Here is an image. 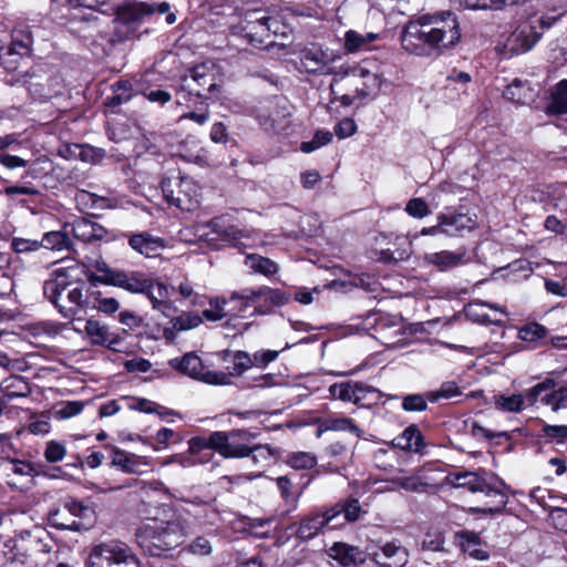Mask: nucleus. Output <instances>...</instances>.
Masks as SVG:
<instances>
[{"mask_svg":"<svg viewBox=\"0 0 567 567\" xmlns=\"http://www.w3.org/2000/svg\"><path fill=\"white\" fill-rule=\"evenodd\" d=\"M460 40V23L451 11L422 14L410 21L401 34L403 49L419 56H437Z\"/></svg>","mask_w":567,"mask_h":567,"instance_id":"obj_1","label":"nucleus"},{"mask_svg":"<svg viewBox=\"0 0 567 567\" xmlns=\"http://www.w3.org/2000/svg\"><path fill=\"white\" fill-rule=\"evenodd\" d=\"M189 534L187 519L168 506L144 508V550L163 556L185 542Z\"/></svg>","mask_w":567,"mask_h":567,"instance_id":"obj_2","label":"nucleus"},{"mask_svg":"<svg viewBox=\"0 0 567 567\" xmlns=\"http://www.w3.org/2000/svg\"><path fill=\"white\" fill-rule=\"evenodd\" d=\"M144 295L147 296L153 307V315L145 323L144 334L152 339L164 338L167 341L174 340V331L168 327L171 317L176 309L169 300L168 287L159 281L144 279Z\"/></svg>","mask_w":567,"mask_h":567,"instance_id":"obj_3","label":"nucleus"},{"mask_svg":"<svg viewBox=\"0 0 567 567\" xmlns=\"http://www.w3.org/2000/svg\"><path fill=\"white\" fill-rule=\"evenodd\" d=\"M445 484L455 488H467L472 493H483L485 496H493L496 502L488 508H475L481 513H499L507 504V496L494 483L488 482L484 476L475 472H455L445 477Z\"/></svg>","mask_w":567,"mask_h":567,"instance_id":"obj_4","label":"nucleus"},{"mask_svg":"<svg viewBox=\"0 0 567 567\" xmlns=\"http://www.w3.org/2000/svg\"><path fill=\"white\" fill-rule=\"evenodd\" d=\"M87 567H140V561L126 544L111 542L93 547Z\"/></svg>","mask_w":567,"mask_h":567,"instance_id":"obj_5","label":"nucleus"},{"mask_svg":"<svg viewBox=\"0 0 567 567\" xmlns=\"http://www.w3.org/2000/svg\"><path fill=\"white\" fill-rule=\"evenodd\" d=\"M256 435L247 430L216 431L210 434L212 450L225 458H243L249 456V444Z\"/></svg>","mask_w":567,"mask_h":567,"instance_id":"obj_6","label":"nucleus"},{"mask_svg":"<svg viewBox=\"0 0 567 567\" xmlns=\"http://www.w3.org/2000/svg\"><path fill=\"white\" fill-rule=\"evenodd\" d=\"M556 19V17H530L522 21L508 37L506 45L515 54L529 51L542 37V33L537 30L538 27H542V29L550 28Z\"/></svg>","mask_w":567,"mask_h":567,"instance_id":"obj_7","label":"nucleus"},{"mask_svg":"<svg viewBox=\"0 0 567 567\" xmlns=\"http://www.w3.org/2000/svg\"><path fill=\"white\" fill-rule=\"evenodd\" d=\"M207 228L210 230L200 235L206 236L207 241L220 239L238 248L256 247L264 243L256 230H244L234 225L225 226L219 218L213 219Z\"/></svg>","mask_w":567,"mask_h":567,"instance_id":"obj_8","label":"nucleus"},{"mask_svg":"<svg viewBox=\"0 0 567 567\" xmlns=\"http://www.w3.org/2000/svg\"><path fill=\"white\" fill-rule=\"evenodd\" d=\"M230 300L243 301L239 311L249 306H254L257 312L267 313L274 307L286 303L287 298L280 290L264 286L258 289H246L243 292H233Z\"/></svg>","mask_w":567,"mask_h":567,"instance_id":"obj_9","label":"nucleus"},{"mask_svg":"<svg viewBox=\"0 0 567 567\" xmlns=\"http://www.w3.org/2000/svg\"><path fill=\"white\" fill-rule=\"evenodd\" d=\"M216 86L215 70L206 63L194 66L181 78V91L189 95L203 97Z\"/></svg>","mask_w":567,"mask_h":567,"instance_id":"obj_10","label":"nucleus"},{"mask_svg":"<svg viewBox=\"0 0 567 567\" xmlns=\"http://www.w3.org/2000/svg\"><path fill=\"white\" fill-rule=\"evenodd\" d=\"M169 363L182 373L206 383L224 384L227 382L228 377L225 373L207 370L200 358L194 353H186L182 359H172Z\"/></svg>","mask_w":567,"mask_h":567,"instance_id":"obj_11","label":"nucleus"},{"mask_svg":"<svg viewBox=\"0 0 567 567\" xmlns=\"http://www.w3.org/2000/svg\"><path fill=\"white\" fill-rule=\"evenodd\" d=\"M368 556L378 567H404L409 563L410 551L401 542L393 539L377 549L368 547Z\"/></svg>","mask_w":567,"mask_h":567,"instance_id":"obj_12","label":"nucleus"},{"mask_svg":"<svg viewBox=\"0 0 567 567\" xmlns=\"http://www.w3.org/2000/svg\"><path fill=\"white\" fill-rule=\"evenodd\" d=\"M161 186L163 196L168 204L183 210H192L198 205L195 195L188 193L193 188L190 181L181 179L177 182L168 178L163 179Z\"/></svg>","mask_w":567,"mask_h":567,"instance_id":"obj_13","label":"nucleus"},{"mask_svg":"<svg viewBox=\"0 0 567 567\" xmlns=\"http://www.w3.org/2000/svg\"><path fill=\"white\" fill-rule=\"evenodd\" d=\"M276 22L270 17L262 14L255 19L246 20V24L243 27V37L255 48L267 49L274 43L271 34L272 23Z\"/></svg>","mask_w":567,"mask_h":567,"instance_id":"obj_14","label":"nucleus"},{"mask_svg":"<svg viewBox=\"0 0 567 567\" xmlns=\"http://www.w3.org/2000/svg\"><path fill=\"white\" fill-rule=\"evenodd\" d=\"M112 13L115 14V21L126 37L138 38L137 31L142 25V2L124 0L123 3L114 7Z\"/></svg>","mask_w":567,"mask_h":567,"instance_id":"obj_15","label":"nucleus"},{"mask_svg":"<svg viewBox=\"0 0 567 567\" xmlns=\"http://www.w3.org/2000/svg\"><path fill=\"white\" fill-rule=\"evenodd\" d=\"M69 228L73 237L84 244L106 240L110 234L105 227L86 217H78L72 223H65L64 229Z\"/></svg>","mask_w":567,"mask_h":567,"instance_id":"obj_16","label":"nucleus"},{"mask_svg":"<svg viewBox=\"0 0 567 567\" xmlns=\"http://www.w3.org/2000/svg\"><path fill=\"white\" fill-rule=\"evenodd\" d=\"M299 60L307 72L337 74L334 68H328V64L332 61L331 55L317 44H311L301 49L299 52Z\"/></svg>","mask_w":567,"mask_h":567,"instance_id":"obj_17","label":"nucleus"},{"mask_svg":"<svg viewBox=\"0 0 567 567\" xmlns=\"http://www.w3.org/2000/svg\"><path fill=\"white\" fill-rule=\"evenodd\" d=\"M437 220L443 223V234L455 237L463 236L465 231H472L477 227L476 216L470 214H439Z\"/></svg>","mask_w":567,"mask_h":567,"instance_id":"obj_18","label":"nucleus"},{"mask_svg":"<svg viewBox=\"0 0 567 567\" xmlns=\"http://www.w3.org/2000/svg\"><path fill=\"white\" fill-rule=\"evenodd\" d=\"M72 284L69 281V269L59 268L52 272V278L43 285L44 296L59 308V299L61 295L69 289Z\"/></svg>","mask_w":567,"mask_h":567,"instance_id":"obj_19","label":"nucleus"},{"mask_svg":"<svg viewBox=\"0 0 567 567\" xmlns=\"http://www.w3.org/2000/svg\"><path fill=\"white\" fill-rule=\"evenodd\" d=\"M424 260L445 271L467 262L468 258L465 249L458 251L442 250L437 252L426 254Z\"/></svg>","mask_w":567,"mask_h":567,"instance_id":"obj_20","label":"nucleus"},{"mask_svg":"<svg viewBox=\"0 0 567 567\" xmlns=\"http://www.w3.org/2000/svg\"><path fill=\"white\" fill-rule=\"evenodd\" d=\"M348 432L355 437H362L363 431L353 422L352 419L342 415H329L319 422L317 436H321L323 432Z\"/></svg>","mask_w":567,"mask_h":567,"instance_id":"obj_21","label":"nucleus"},{"mask_svg":"<svg viewBox=\"0 0 567 567\" xmlns=\"http://www.w3.org/2000/svg\"><path fill=\"white\" fill-rule=\"evenodd\" d=\"M361 505L357 498H347L343 502L337 503L328 509V519L334 523L341 515L346 522H355L361 515Z\"/></svg>","mask_w":567,"mask_h":567,"instance_id":"obj_22","label":"nucleus"},{"mask_svg":"<svg viewBox=\"0 0 567 567\" xmlns=\"http://www.w3.org/2000/svg\"><path fill=\"white\" fill-rule=\"evenodd\" d=\"M332 519H328V509L323 514L309 516L300 522L297 535L301 539H311L326 526H329Z\"/></svg>","mask_w":567,"mask_h":567,"instance_id":"obj_23","label":"nucleus"},{"mask_svg":"<svg viewBox=\"0 0 567 567\" xmlns=\"http://www.w3.org/2000/svg\"><path fill=\"white\" fill-rule=\"evenodd\" d=\"M69 233L71 231L64 227L61 230L45 233L40 241L41 247L54 251H72L74 245Z\"/></svg>","mask_w":567,"mask_h":567,"instance_id":"obj_24","label":"nucleus"},{"mask_svg":"<svg viewBox=\"0 0 567 567\" xmlns=\"http://www.w3.org/2000/svg\"><path fill=\"white\" fill-rule=\"evenodd\" d=\"M393 445L409 452H420L423 447V436L416 425H410L393 439Z\"/></svg>","mask_w":567,"mask_h":567,"instance_id":"obj_25","label":"nucleus"},{"mask_svg":"<svg viewBox=\"0 0 567 567\" xmlns=\"http://www.w3.org/2000/svg\"><path fill=\"white\" fill-rule=\"evenodd\" d=\"M330 551V556L344 567L361 564L364 560L362 551L358 547L343 543H336Z\"/></svg>","mask_w":567,"mask_h":567,"instance_id":"obj_26","label":"nucleus"},{"mask_svg":"<svg viewBox=\"0 0 567 567\" xmlns=\"http://www.w3.org/2000/svg\"><path fill=\"white\" fill-rule=\"evenodd\" d=\"M380 38V33L365 32L360 33L355 30H349L344 34V48L349 52H357L368 48L372 42Z\"/></svg>","mask_w":567,"mask_h":567,"instance_id":"obj_27","label":"nucleus"},{"mask_svg":"<svg viewBox=\"0 0 567 567\" xmlns=\"http://www.w3.org/2000/svg\"><path fill=\"white\" fill-rule=\"evenodd\" d=\"M548 115H561L567 113V80L560 81L551 93L550 102L546 107Z\"/></svg>","mask_w":567,"mask_h":567,"instance_id":"obj_28","label":"nucleus"},{"mask_svg":"<svg viewBox=\"0 0 567 567\" xmlns=\"http://www.w3.org/2000/svg\"><path fill=\"white\" fill-rule=\"evenodd\" d=\"M245 265L251 272L266 277L272 276L278 271V265L275 261L257 254L247 255Z\"/></svg>","mask_w":567,"mask_h":567,"instance_id":"obj_29","label":"nucleus"},{"mask_svg":"<svg viewBox=\"0 0 567 567\" xmlns=\"http://www.w3.org/2000/svg\"><path fill=\"white\" fill-rule=\"evenodd\" d=\"M68 290V300L71 303L70 307L59 306V310L62 316L66 319L74 318L80 310L84 307V296H83V287L74 286L70 287Z\"/></svg>","mask_w":567,"mask_h":567,"instance_id":"obj_30","label":"nucleus"},{"mask_svg":"<svg viewBox=\"0 0 567 567\" xmlns=\"http://www.w3.org/2000/svg\"><path fill=\"white\" fill-rule=\"evenodd\" d=\"M230 357L233 361L231 375H240L251 365H255L252 357L246 351H236L234 353L229 350L223 351V361H228Z\"/></svg>","mask_w":567,"mask_h":567,"instance_id":"obj_31","label":"nucleus"},{"mask_svg":"<svg viewBox=\"0 0 567 567\" xmlns=\"http://www.w3.org/2000/svg\"><path fill=\"white\" fill-rule=\"evenodd\" d=\"M49 523L52 527L64 530H80L82 524L66 514L62 507H58L49 513Z\"/></svg>","mask_w":567,"mask_h":567,"instance_id":"obj_32","label":"nucleus"},{"mask_svg":"<svg viewBox=\"0 0 567 567\" xmlns=\"http://www.w3.org/2000/svg\"><path fill=\"white\" fill-rule=\"evenodd\" d=\"M107 285L121 287L130 292H142V280L134 274L116 270Z\"/></svg>","mask_w":567,"mask_h":567,"instance_id":"obj_33","label":"nucleus"},{"mask_svg":"<svg viewBox=\"0 0 567 567\" xmlns=\"http://www.w3.org/2000/svg\"><path fill=\"white\" fill-rule=\"evenodd\" d=\"M85 332L95 344H111L114 341L107 327L93 319L86 321Z\"/></svg>","mask_w":567,"mask_h":567,"instance_id":"obj_34","label":"nucleus"},{"mask_svg":"<svg viewBox=\"0 0 567 567\" xmlns=\"http://www.w3.org/2000/svg\"><path fill=\"white\" fill-rule=\"evenodd\" d=\"M4 396L9 400L27 396L30 392L29 384L20 375H11L2 383Z\"/></svg>","mask_w":567,"mask_h":567,"instance_id":"obj_35","label":"nucleus"},{"mask_svg":"<svg viewBox=\"0 0 567 567\" xmlns=\"http://www.w3.org/2000/svg\"><path fill=\"white\" fill-rule=\"evenodd\" d=\"M544 405L553 412L567 410V382L540 398Z\"/></svg>","mask_w":567,"mask_h":567,"instance_id":"obj_36","label":"nucleus"},{"mask_svg":"<svg viewBox=\"0 0 567 567\" xmlns=\"http://www.w3.org/2000/svg\"><path fill=\"white\" fill-rule=\"evenodd\" d=\"M504 96L513 102L525 104L532 99L529 86L519 79L512 81L504 91Z\"/></svg>","mask_w":567,"mask_h":567,"instance_id":"obj_37","label":"nucleus"},{"mask_svg":"<svg viewBox=\"0 0 567 567\" xmlns=\"http://www.w3.org/2000/svg\"><path fill=\"white\" fill-rule=\"evenodd\" d=\"M494 404L498 410L505 412H520L524 409V395L515 393L511 395L497 394L494 395Z\"/></svg>","mask_w":567,"mask_h":567,"instance_id":"obj_38","label":"nucleus"},{"mask_svg":"<svg viewBox=\"0 0 567 567\" xmlns=\"http://www.w3.org/2000/svg\"><path fill=\"white\" fill-rule=\"evenodd\" d=\"M462 394V391L455 381H445L439 389L426 392L430 402H439L441 400H451Z\"/></svg>","mask_w":567,"mask_h":567,"instance_id":"obj_39","label":"nucleus"},{"mask_svg":"<svg viewBox=\"0 0 567 567\" xmlns=\"http://www.w3.org/2000/svg\"><path fill=\"white\" fill-rule=\"evenodd\" d=\"M329 392H330L331 396L334 399L358 404L359 398L355 396L354 383H352V382H341V383L332 384L329 388Z\"/></svg>","mask_w":567,"mask_h":567,"instance_id":"obj_40","label":"nucleus"},{"mask_svg":"<svg viewBox=\"0 0 567 567\" xmlns=\"http://www.w3.org/2000/svg\"><path fill=\"white\" fill-rule=\"evenodd\" d=\"M76 200L83 205L90 206L93 209H106L112 207L111 200L109 198L86 190H80L76 194Z\"/></svg>","mask_w":567,"mask_h":567,"instance_id":"obj_41","label":"nucleus"},{"mask_svg":"<svg viewBox=\"0 0 567 567\" xmlns=\"http://www.w3.org/2000/svg\"><path fill=\"white\" fill-rule=\"evenodd\" d=\"M172 322L168 324L171 329L175 332L176 330H188L198 327L203 319L196 313H183L179 317L174 319V316L171 317Z\"/></svg>","mask_w":567,"mask_h":567,"instance_id":"obj_42","label":"nucleus"},{"mask_svg":"<svg viewBox=\"0 0 567 567\" xmlns=\"http://www.w3.org/2000/svg\"><path fill=\"white\" fill-rule=\"evenodd\" d=\"M542 437L546 443L564 444L567 441V425L545 424Z\"/></svg>","mask_w":567,"mask_h":567,"instance_id":"obj_43","label":"nucleus"},{"mask_svg":"<svg viewBox=\"0 0 567 567\" xmlns=\"http://www.w3.org/2000/svg\"><path fill=\"white\" fill-rule=\"evenodd\" d=\"M249 456L252 463L257 466H265L274 458V451L268 445H254L249 444Z\"/></svg>","mask_w":567,"mask_h":567,"instance_id":"obj_44","label":"nucleus"},{"mask_svg":"<svg viewBox=\"0 0 567 567\" xmlns=\"http://www.w3.org/2000/svg\"><path fill=\"white\" fill-rule=\"evenodd\" d=\"M154 14H166L165 20L167 24H173L176 21V16L171 12V4L166 1L161 3H145L144 2V18Z\"/></svg>","mask_w":567,"mask_h":567,"instance_id":"obj_45","label":"nucleus"},{"mask_svg":"<svg viewBox=\"0 0 567 567\" xmlns=\"http://www.w3.org/2000/svg\"><path fill=\"white\" fill-rule=\"evenodd\" d=\"M445 539L443 533L439 530H430L424 535L422 540V549L429 551H445Z\"/></svg>","mask_w":567,"mask_h":567,"instance_id":"obj_46","label":"nucleus"},{"mask_svg":"<svg viewBox=\"0 0 567 567\" xmlns=\"http://www.w3.org/2000/svg\"><path fill=\"white\" fill-rule=\"evenodd\" d=\"M144 257L156 258L159 257V250L166 247V241L161 237H155L144 233Z\"/></svg>","mask_w":567,"mask_h":567,"instance_id":"obj_47","label":"nucleus"},{"mask_svg":"<svg viewBox=\"0 0 567 567\" xmlns=\"http://www.w3.org/2000/svg\"><path fill=\"white\" fill-rule=\"evenodd\" d=\"M427 401L425 394H409L402 399V409L406 412H422L427 408Z\"/></svg>","mask_w":567,"mask_h":567,"instance_id":"obj_48","label":"nucleus"},{"mask_svg":"<svg viewBox=\"0 0 567 567\" xmlns=\"http://www.w3.org/2000/svg\"><path fill=\"white\" fill-rule=\"evenodd\" d=\"M288 464L296 470H309L317 464V458L311 453L297 452L289 456Z\"/></svg>","mask_w":567,"mask_h":567,"instance_id":"obj_49","label":"nucleus"},{"mask_svg":"<svg viewBox=\"0 0 567 567\" xmlns=\"http://www.w3.org/2000/svg\"><path fill=\"white\" fill-rule=\"evenodd\" d=\"M518 334L522 340L527 342H534L545 338L547 334V329L539 323L533 322L524 326L519 330Z\"/></svg>","mask_w":567,"mask_h":567,"instance_id":"obj_50","label":"nucleus"},{"mask_svg":"<svg viewBox=\"0 0 567 567\" xmlns=\"http://www.w3.org/2000/svg\"><path fill=\"white\" fill-rule=\"evenodd\" d=\"M72 7H85L89 9L97 10L104 14L112 13L115 6L107 0H68Z\"/></svg>","mask_w":567,"mask_h":567,"instance_id":"obj_51","label":"nucleus"},{"mask_svg":"<svg viewBox=\"0 0 567 567\" xmlns=\"http://www.w3.org/2000/svg\"><path fill=\"white\" fill-rule=\"evenodd\" d=\"M112 465L120 467L124 472L131 473L135 472L138 464L136 458L130 456L126 452L114 451L112 456Z\"/></svg>","mask_w":567,"mask_h":567,"instance_id":"obj_52","label":"nucleus"},{"mask_svg":"<svg viewBox=\"0 0 567 567\" xmlns=\"http://www.w3.org/2000/svg\"><path fill=\"white\" fill-rule=\"evenodd\" d=\"M227 301L223 298H216L210 300L209 309H205L203 311V318L208 321H218L226 316L225 306Z\"/></svg>","mask_w":567,"mask_h":567,"instance_id":"obj_53","label":"nucleus"},{"mask_svg":"<svg viewBox=\"0 0 567 567\" xmlns=\"http://www.w3.org/2000/svg\"><path fill=\"white\" fill-rule=\"evenodd\" d=\"M94 267L99 272H101V275L91 274L89 276V280L92 284L100 282L107 285L110 282L111 277H113V275L116 271L115 269L109 267V265L103 260L96 261Z\"/></svg>","mask_w":567,"mask_h":567,"instance_id":"obj_54","label":"nucleus"},{"mask_svg":"<svg viewBox=\"0 0 567 567\" xmlns=\"http://www.w3.org/2000/svg\"><path fill=\"white\" fill-rule=\"evenodd\" d=\"M405 212L414 218H424L431 214L427 204L422 198H412L408 202Z\"/></svg>","mask_w":567,"mask_h":567,"instance_id":"obj_55","label":"nucleus"},{"mask_svg":"<svg viewBox=\"0 0 567 567\" xmlns=\"http://www.w3.org/2000/svg\"><path fill=\"white\" fill-rule=\"evenodd\" d=\"M277 486L280 491L281 497L287 503L296 504L299 494L293 492V485L288 476H279L276 480Z\"/></svg>","mask_w":567,"mask_h":567,"instance_id":"obj_56","label":"nucleus"},{"mask_svg":"<svg viewBox=\"0 0 567 567\" xmlns=\"http://www.w3.org/2000/svg\"><path fill=\"white\" fill-rule=\"evenodd\" d=\"M66 450L63 444L56 441H50L47 443L44 451V457L50 463H56L64 458Z\"/></svg>","mask_w":567,"mask_h":567,"instance_id":"obj_57","label":"nucleus"},{"mask_svg":"<svg viewBox=\"0 0 567 567\" xmlns=\"http://www.w3.org/2000/svg\"><path fill=\"white\" fill-rule=\"evenodd\" d=\"M61 507L66 511V514L74 519L78 517H86L91 513V509L87 506H84L82 503L75 499L65 501Z\"/></svg>","mask_w":567,"mask_h":567,"instance_id":"obj_58","label":"nucleus"},{"mask_svg":"<svg viewBox=\"0 0 567 567\" xmlns=\"http://www.w3.org/2000/svg\"><path fill=\"white\" fill-rule=\"evenodd\" d=\"M186 549L197 556H208L213 551V546L210 542L203 536H199L195 538L187 547Z\"/></svg>","mask_w":567,"mask_h":567,"instance_id":"obj_59","label":"nucleus"},{"mask_svg":"<svg viewBox=\"0 0 567 567\" xmlns=\"http://www.w3.org/2000/svg\"><path fill=\"white\" fill-rule=\"evenodd\" d=\"M289 113H284L282 115H279L278 112H272L268 118V122L262 123L267 128L272 130L277 133H280L285 131L288 126V120L287 116Z\"/></svg>","mask_w":567,"mask_h":567,"instance_id":"obj_60","label":"nucleus"},{"mask_svg":"<svg viewBox=\"0 0 567 567\" xmlns=\"http://www.w3.org/2000/svg\"><path fill=\"white\" fill-rule=\"evenodd\" d=\"M357 131V124L352 118L346 117L341 120L334 127L336 135L340 138H347L353 135Z\"/></svg>","mask_w":567,"mask_h":567,"instance_id":"obj_61","label":"nucleus"},{"mask_svg":"<svg viewBox=\"0 0 567 567\" xmlns=\"http://www.w3.org/2000/svg\"><path fill=\"white\" fill-rule=\"evenodd\" d=\"M280 351L276 350H261L254 353V364L258 368H266L270 362L275 361Z\"/></svg>","mask_w":567,"mask_h":567,"instance_id":"obj_62","label":"nucleus"},{"mask_svg":"<svg viewBox=\"0 0 567 567\" xmlns=\"http://www.w3.org/2000/svg\"><path fill=\"white\" fill-rule=\"evenodd\" d=\"M12 249L18 252H29V251H35L41 247L40 241L38 240H30L24 238H13L11 243Z\"/></svg>","mask_w":567,"mask_h":567,"instance_id":"obj_63","label":"nucleus"},{"mask_svg":"<svg viewBox=\"0 0 567 567\" xmlns=\"http://www.w3.org/2000/svg\"><path fill=\"white\" fill-rule=\"evenodd\" d=\"M83 408H84V403L83 402H81V401H70V402L65 403L63 406H61L56 411V414L61 419H69V417H72V416H75V415L80 414L82 412Z\"/></svg>","mask_w":567,"mask_h":567,"instance_id":"obj_64","label":"nucleus"}]
</instances>
